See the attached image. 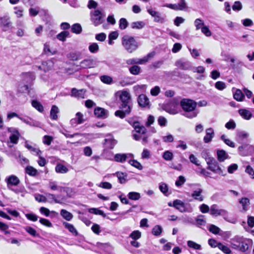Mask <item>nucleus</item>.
I'll return each instance as SVG.
<instances>
[{
  "mask_svg": "<svg viewBox=\"0 0 254 254\" xmlns=\"http://www.w3.org/2000/svg\"><path fill=\"white\" fill-rule=\"evenodd\" d=\"M129 70L131 74L133 75H138L140 72L141 68L139 66L134 65L131 66L129 68Z\"/></svg>",
  "mask_w": 254,
  "mask_h": 254,
  "instance_id": "de8ad7c7",
  "label": "nucleus"
},
{
  "mask_svg": "<svg viewBox=\"0 0 254 254\" xmlns=\"http://www.w3.org/2000/svg\"><path fill=\"white\" fill-rule=\"evenodd\" d=\"M208 229L210 232L214 234H218L220 230L219 228L213 224L210 225Z\"/></svg>",
  "mask_w": 254,
  "mask_h": 254,
  "instance_id": "e2e57ef3",
  "label": "nucleus"
},
{
  "mask_svg": "<svg viewBox=\"0 0 254 254\" xmlns=\"http://www.w3.org/2000/svg\"><path fill=\"white\" fill-rule=\"evenodd\" d=\"M141 236V232L138 230H135L133 231L130 235L129 237L133 239L134 240H136L139 239Z\"/></svg>",
  "mask_w": 254,
  "mask_h": 254,
  "instance_id": "13d9d810",
  "label": "nucleus"
},
{
  "mask_svg": "<svg viewBox=\"0 0 254 254\" xmlns=\"http://www.w3.org/2000/svg\"><path fill=\"white\" fill-rule=\"evenodd\" d=\"M25 230L30 235L33 237L38 236L39 235L37 233L36 231L30 226H27L25 228Z\"/></svg>",
  "mask_w": 254,
  "mask_h": 254,
  "instance_id": "052dcab7",
  "label": "nucleus"
},
{
  "mask_svg": "<svg viewBox=\"0 0 254 254\" xmlns=\"http://www.w3.org/2000/svg\"><path fill=\"white\" fill-rule=\"evenodd\" d=\"M31 104L32 106L39 112L42 113L44 111V107L40 102L37 100H32Z\"/></svg>",
  "mask_w": 254,
  "mask_h": 254,
  "instance_id": "c756f323",
  "label": "nucleus"
},
{
  "mask_svg": "<svg viewBox=\"0 0 254 254\" xmlns=\"http://www.w3.org/2000/svg\"><path fill=\"white\" fill-rule=\"evenodd\" d=\"M196 223L198 227L205 225L206 222L204 219V216L202 215H198L196 218Z\"/></svg>",
  "mask_w": 254,
  "mask_h": 254,
  "instance_id": "72a5a7b5",
  "label": "nucleus"
},
{
  "mask_svg": "<svg viewBox=\"0 0 254 254\" xmlns=\"http://www.w3.org/2000/svg\"><path fill=\"white\" fill-rule=\"evenodd\" d=\"M163 231V229L160 225L155 226L152 230V233L153 235L158 236L161 235Z\"/></svg>",
  "mask_w": 254,
  "mask_h": 254,
  "instance_id": "f704fd0d",
  "label": "nucleus"
},
{
  "mask_svg": "<svg viewBox=\"0 0 254 254\" xmlns=\"http://www.w3.org/2000/svg\"><path fill=\"white\" fill-rule=\"evenodd\" d=\"M46 197L49 200L50 202H52V201H54L55 203H62V202L56 198L55 195L53 194L50 193H46Z\"/></svg>",
  "mask_w": 254,
  "mask_h": 254,
  "instance_id": "5fc2aeb1",
  "label": "nucleus"
},
{
  "mask_svg": "<svg viewBox=\"0 0 254 254\" xmlns=\"http://www.w3.org/2000/svg\"><path fill=\"white\" fill-rule=\"evenodd\" d=\"M225 127L228 129H233L236 127V124L235 122L231 120L225 124Z\"/></svg>",
  "mask_w": 254,
  "mask_h": 254,
  "instance_id": "774afa93",
  "label": "nucleus"
},
{
  "mask_svg": "<svg viewBox=\"0 0 254 254\" xmlns=\"http://www.w3.org/2000/svg\"><path fill=\"white\" fill-rule=\"evenodd\" d=\"M203 190L200 188H197L196 190H193L191 196L196 200L199 201H202L204 199V197L201 194Z\"/></svg>",
  "mask_w": 254,
  "mask_h": 254,
  "instance_id": "dca6fc26",
  "label": "nucleus"
},
{
  "mask_svg": "<svg viewBox=\"0 0 254 254\" xmlns=\"http://www.w3.org/2000/svg\"><path fill=\"white\" fill-rule=\"evenodd\" d=\"M243 238L235 237L231 241V245L232 248L238 250Z\"/></svg>",
  "mask_w": 254,
  "mask_h": 254,
  "instance_id": "b1692460",
  "label": "nucleus"
},
{
  "mask_svg": "<svg viewBox=\"0 0 254 254\" xmlns=\"http://www.w3.org/2000/svg\"><path fill=\"white\" fill-rule=\"evenodd\" d=\"M180 98H174L168 103L167 106L170 108H175L179 103Z\"/></svg>",
  "mask_w": 254,
  "mask_h": 254,
  "instance_id": "8fccbe9b",
  "label": "nucleus"
},
{
  "mask_svg": "<svg viewBox=\"0 0 254 254\" xmlns=\"http://www.w3.org/2000/svg\"><path fill=\"white\" fill-rule=\"evenodd\" d=\"M197 103L192 100L189 99H183L180 101V106L185 113L183 115L190 119L195 118L197 116L198 112L195 109Z\"/></svg>",
  "mask_w": 254,
  "mask_h": 254,
  "instance_id": "f03ea898",
  "label": "nucleus"
},
{
  "mask_svg": "<svg viewBox=\"0 0 254 254\" xmlns=\"http://www.w3.org/2000/svg\"><path fill=\"white\" fill-rule=\"evenodd\" d=\"M194 24L196 30L201 29L203 26H205L204 22L200 18L196 19L194 21Z\"/></svg>",
  "mask_w": 254,
  "mask_h": 254,
  "instance_id": "37998d69",
  "label": "nucleus"
},
{
  "mask_svg": "<svg viewBox=\"0 0 254 254\" xmlns=\"http://www.w3.org/2000/svg\"><path fill=\"white\" fill-rule=\"evenodd\" d=\"M159 190H160L166 196L168 195V187L166 184L164 183H161L159 184Z\"/></svg>",
  "mask_w": 254,
  "mask_h": 254,
  "instance_id": "a19ab883",
  "label": "nucleus"
},
{
  "mask_svg": "<svg viewBox=\"0 0 254 254\" xmlns=\"http://www.w3.org/2000/svg\"><path fill=\"white\" fill-rule=\"evenodd\" d=\"M218 248L225 254H230L231 253V251L229 247L223 245L221 243L218 244Z\"/></svg>",
  "mask_w": 254,
  "mask_h": 254,
  "instance_id": "4d7b16f0",
  "label": "nucleus"
},
{
  "mask_svg": "<svg viewBox=\"0 0 254 254\" xmlns=\"http://www.w3.org/2000/svg\"><path fill=\"white\" fill-rule=\"evenodd\" d=\"M119 99L121 101L120 110L116 111L115 115L123 119L129 115L131 110V98L129 92L127 91H122L120 94Z\"/></svg>",
  "mask_w": 254,
  "mask_h": 254,
  "instance_id": "f257e3e1",
  "label": "nucleus"
},
{
  "mask_svg": "<svg viewBox=\"0 0 254 254\" xmlns=\"http://www.w3.org/2000/svg\"><path fill=\"white\" fill-rule=\"evenodd\" d=\"M117 143V141L114 139L112 135L110 134L106 135L104 139V144L106 147L109 149H113Z\"/></svg>",
  "mask_w": 254,
  "mask_h": 254,
  "instance_id": "6e6552de",
  "label": "nucleus"
},
{
  "mask_svg": "<svg viewBox=\"0 0 254 254\" xmlns=\"http://www.w3.org/2000/svg\"><path fill=\"white\" fill-rule=\"evenodd\" d=\"M44 68H47V71L51 69L54 64L53 59L42 62Z\"/></svg>",
  "mask_w": 254,
  "mask_h": 254,
  "instance_id": "c03bdc74",
  "label": "nucleus"
},
{
  "mask_svg": "<svg viewBox=\"0 0 254 254\" xmlns=\"http://www.w3.org/2000/svg\"><path fill=\"white\" fill-rule=\"evenodd\" d=\"M94 115L98 118L104 119L108 117L109 112L104 108L97 107L94 109Z\"/></svg>",
  "mask_w": 254,
  "mask_h": 254,
  "instance_id": "f8f14e48",
  "label": "nucleus"
},
{
  "mask_svg": "<svg viewBox=\"0 0 254 254\" xmlns=\"http://www.w3.org/2000/svg\"><path fill=\"white\" fill-rule=\"evenodd\" d=\"M122 44L124 49L129 53L134 52L139 47V45L134 38L127 35L122 37Z\"/></svg>",
  "mask_w": 254,
  "mask_h": 254,
  "instance_id": "7ed1b4c3",
  "label": "nucleus"
},
{
  "mask_svg": "<svg viewBox=\"0 0 254 254\" xmlns=\"http://www.w3.org/2000/svg\"><path fill=\"white\" fill-rule=\"evenodd\" d=\"M173 154L170 151H166L163 154V158L167 161H171L173 158Z\"/></svg>",
  "mask_w": 254,
  "mask_h": 254,
  "instance_id": "6e6d98bb",
  "label": "nucleus"
},
{
  "mask_svg": "<svg viewBox=\"0 0 254 254\" xmlns=\"http://www.w3.org/2000/svg\"><path fill=\"white\" fill-rule=\"evenodd\" d=\"M217 156L218 160L220 162H223L225 160L229 158L227 153L222 149L217 150Z\"/></svg>",
  "mask_w": 254,
  "mask_h": 254,
  "instance_id": "5701e85b",
  "label": "nucleus"
},
{
  "mask_svg": "<svg viewBox=\"0 0 254 254\" xmlns=\"http://www.w3.org/2000/svg\"><path fill=\"white\" fill-rule=\"evenodd\" d=\"M69 35V32L67 31H64L57 35L58 39L61 41H64L66 38Z\"/></svg>",
  "mask_w": 254,
  "mask_h": 254,
  "instance_id": "58836bf2",
  "label": "nucleus"
},
{
  "mask_svg": "<svg viewBox=\"0 0 254 254\" xmlns=\"http://www.w3.org/2000/svg\"><path fill=\"white\" fill-rule=\"evenodd\" d=\"M19 133L17 130H15L9 136L10 142L13 144H17L19 139Z\"/></svg>",
  "mask_w": 254,
  "mask_h": 254,
  "instance_id": "7c9ffc66",
  "label": "nucleus"
},
{
  "mask_svg": "<svg viewBox=\"0 0 254 254\" xmlns=\"http://www.w3.org/2000/svg\"><path fill=\"white\" fill-rule=\"evenodd\" d=\"M59 112L58 107L56 105H53L50 111V117L52 120H56L58 119L57 114Z\"/></svg>",
  "mask_w": 254,
  "mask_h": 254,
  "instance_id": "bb28decb",
  "label": "nucleus"
},
{
  "mask_svg": "<svg viewBox=\"0 0 254 254\" xmlns=\"http://www.w3.org/2000/svg\"><path fill=\"white\" fill-rule=\"evenodd\" d=\"M25 146L29 150L33 153H35L37 155H41V151L38 148L33 147L32 146L27 143H25Z\"/></svg>",
  "mask_w": 254,
  "mask_h": 254,
  "instance_id": "c9c22d12",
  "label": "nucleus"
},
{
  "mask_svg": "<svg viewBox=\"0 0 254 254\" xmlns=\"http://www.w3.org/2000/svg\"><path fill=\"white\" fill-rule=\"evenodd\" d=\"M137 102L140 107L149 108V101L145 95H140L138 97Z\"/></svg>",
  "mask_w": 254,
  "mask_h": 254,
  "instance_id": "ddd939ff",
  "label": "nucleus"
},
{
  "mask_svg": "<svg viewBox=\"0 0 254 254\" xmlns=\"http://www.w3.org/2000/svg\"><path fill=\"white\" fill-rule=\"evenodd\" d=\"M128 23L125 18H122L119 21V28L121 30L125 29L128 26Z\"/></svg>",
  "mask_w": 254,
  "mask_h": 254,
  "instance_id": "3c124183",
  "label": "nucleus"
},
{
  "mask_svg": "<svg viewBox=\"0 0 254 254\" xmlns=\"http://www.w3.org/2000/svg\"><path fill=\"white\" fill-rule=\"evenodd\" d=\"M127 196L129 199L133 200H137L140 199V194L139 193L134 191L130 192L128 193Z\"/></svg>",
  "mask_w": 254,
  "mask_h": 254,
  "instance_id": "e433bc0d",
  "label": "nucleus"
},
{
  "mask_svg": "<svg viewBox=\"0 0 254 254\" xmlns=\"http://www.w3.org/2000/svg\"><path fill=\"white\" fill-rule=\"evenodd\" d=\"M173 207L181 212H184L187 211L185 204L179 199H176L173 201Z\"/></svg>",
  "mask_w": 254,
  "mask_h": 254,
  "instance_id": "2eb2a0df",
  "label": "nucleus"
},
{
  "mask_svg": "<svg viewBox=\"0 0 254 254\" xmlns=\"http://www.w3.org/2000/svg\"><path fill=\"white\" fill-rule=\"evenodd\" d=\"M145 25V23L143 21H136L131 23V27L132 29H141Z\"/></svg>",
  "mask_w": 254,
  "mask_h": 254,
  "instance_id": "473e14b6",
  "label": "nucleus"
},
{
  "mask_svg": "<svg viewBox=\"0 0 254 254\" xmlns=\"http://www.w3.org/2000/svg\"><path fill=\"white\" fill-rule=\"evenodd\" d=\"M71 32L75 34H79L82 31V27L78 23L74 24L71 28Z\"/></svg>",
  "mask_w": 254,
  "mask_h": 254,
  "instance_id": "79ce46f5",
  "label": "nucleus"
},
{
  "mask_svg": "<svg viewBox=\"0 0 254 254\" xmlns=\"http://www.w3.org/2000/svg\"><path fill=\"white\" fill-rule=\"evenodd\" d=\"M95 62L92 59H85L80 63V66L83 68H92L95 66Z\"/></svg>",
  "mask_w": 254,
  "mask_h": 254,
  "instance_id": "6ab92c4d",
  "label": "nucleus"
},
{
  "mask_svg": "<svg viewBox=\"0 0 254 254\" xmlns=\"http://www.w3.org/2000/svg\"><path fill=\"white\" fill-rule=\"evenodd\" d=\"M116 175L117 177L118 178V180L120 183L123 184L126 182V179L125 177H126V175L124 174V173L120 172H117L114 175Z\"/></svg>",
  "mask_w": 254,
  "mask_h": 254,
  "instance_id": "864d4df0",
  "label": "nucleus"
},
{
  "mask_svg": "<svg viewBox=\"0 0 254 254\" xmlns=\"http://www.w3.org/2000/svg\"><path fill=\"white\" fill-rule=\"evenodd\" d=\"M89 212L91 213H93L97 215H100L102 216L103 217L106 216V214L102 210H99L97 208H92L89 209Z\"/></svg>",
  "mask_w": 254,
  "mask_h": 254,
  "instance_id": "603ef678",
  "label": "nucleus"
},
{
  "mask_svg": "<svg viewBox=\"0 0 254 254\" xmlns=\"http://www.w3.org/2000/svg\"><path fill=\"white\" fill-rule=\"evenodd\" d=\"M234 98L238 101H242L244 98V95L240 89H237L233 95Z\"/></svg>",
  "mask_w": 254,
  "mask_h": 254,
  "instance_id": "2f4dec72",
  "label": "nucleus"
},
{
  "mask_svg": "<svg viewBox=\"0 0 254 254\" xmlns=\"http://www.w3.org/2000/svg\"><path fill=\"white\" fill-rule=\"evenodd\" d=\"M128 163L133 167L138 169L139 170L142 169L143 167L141 164L135 160H130L128 161Z\"/></svg>",
  "mask_w": 254,
  "mask_h": 254,
  "instance_id": "bf43d9fd",
  "label": "nucleus"
},
{
  "mask_svg": "<svg viewBox=\"0 0 254 254\" xmlns=\"http://www.w3.org/2000/svg\"><path fill=\"white\" fill-rule=\"evenodd\" d=\"M164 6L175 10H184L188 7L185 0H180L178 4H166Z\"/></svg>",
  "mask_w": 254,
  "mask_h": 254,
  "instance_id": "423d86ee",
  "label": "nucleus"
},
{
  "mask_svg": "<svg viewBox=\"0 0 254 254\" xmlns=\"http://www.w3.org/2000/svg\"><path fill=\"white\" fill-rule=\"evenodd\" d=\"M242 8V4L240 1H236L232 6V9L234 11H240Z\"/></svg>",
  "mask_w": 254,
  "mask_h": 254,
  "instance_id": "338daca9",
  "label": "nucleus"
},
{
  "mask_svg": "<svg viewBox=\"0 0 254 254\" xmlns=\"http://www.w3.org/2000/svg\"><path fill=\"white\" fill-rule=\"evenodd\" d=\"M185 178L183 176H180L176 181L175 185L177 187H181L186 182Z\"/></svg>",
  "mask_w": 254,
  "mask_h": 254,
  "instance_id": "0e129e2a",
  "label": "nucleus"
},
{
  "mask_svg": "<svg viewBox=\"0 0 254 254\" xmlns=\"http://www.w3.org/2000/svg\"><path fill=\"white\" fill-rule=\"evenodd\" d=\"M252 245V242L251 240L243 238L238 250L241 252H246L248 250L249 246Z\"/></svg>",
  "mask_w": 254,
  "mask_h": 254,
  "instance_id": "f3484780",
  "label": "nucleus"
},
{
  "mask_svg": "<svg viewBox=\"0 0 254 254\" xmlns=\"http://www.w3.org/2000/svg\"><path fill=\"white\" fill-rule=\"evenodd\" d=\"M104 14L99 9L90 12V19L92 23L95 26H98L103 22Z\"/></svg>",
  "mask_w": 254,
  "mask_h": 254,
  "instance_id": "20e7f679",
  "label": "nucleus"
},
{
  "mask_svg": "<svg viewBox=\"0 0 254 254\" xmlns=\"http://www.w3.org/2000/svg\"><path fill=\"white\" fill-rule=\"evenodd\" d=\"M128 157H133V154H116L114 156V160L116 162L123 163L125 162L127 160V158Z\"/></svg>",
  "mask_w": 254,
  "mask_h": 254,
  "instance_id": "aec40b11",
  "label": "nucleus"
},
{
  "mask_svg": "<svg viewBox=\"0 0 254 254\" xmlns=\"http://www.w3.org/2000/svg\"><path fill=\"white\" fill-rule=\"evenodd\" d=\"M239 203L243 206V209L245 211L248 210V206L250 204V200L247 197H243L239 200Z\"/></svg>",
  "mask_w": 254,
  "mask_h": 254,
  "instance_id": "cd10ccee",
  "label": "nucleus"
},
{
  "mask_svg": "<svg viewBox=\"0 0 254 254\" xmlns=\"http://www.w3.org/2000/svg\"><path fill=\"white\" fill-rule=\"evenodd\" d=\"M63 225L64 227L67 229L70 233H71L74 236H77L78 233L74 226L72 224L68 223L66 222H63Z\"/></svg>",
  "mask_w": 254,
  "mask_h": 254,
  "instance_id": "393cba45",
  "label": "nucleus"
},
{
  "mask_svg": "<svg viewBox=\"0 0 254 254\" xmlns=\"http://www.w3.org/2000/svg\"><path fill=\"white\" fill-rule=\"evenodd\" d=\"M55 170L56 172L62 174L66 173L68 171V169L61 164H58L57 165L55 168Z\"/></svg>",
  "mask_w": 254,
  "mask_h": 254,
  "instance_id": "c85d7f7f",
  "label": "nucleus"
},
{
  "mask_svg": "<svg viewBox=\"0 0 254 254\" xmlns=\"http://www.w3.org/2000/svg\"><path fill=\"white\" fill-rule=\"evenodd\" d=\"M100 80L102 82L107 84H111L113 83L112 78L106 75H102L100 77Z\"/></svg>",
  "mask_w": 254,
  "mask_h": 254,
  "instance_id": "ea45409f",
  "label": "nucleus"
},
{
  "mask_svg": "<svg viewBox=\"0 0 254 254\" xmlns=\"http://www.w3.org/2000/svg\"><path fill=\"white\" fill-rule=\"evenodd\" d=\"M20 120L30 126L37 127H41V123L39 122L34 120L30 117L20 118Z\"/></svg>",
  "mask_w": 254,
  "mask_h": 254,
  "instance_id": "4468645a",
  "label": "nucleus"
},
{
  "mask_svg": "<svg viewBox=\"0 0 254 254\" xmlns=\"http://www.w3.org/2000/svg\"><path fill=\"white\" fill-rule=\"evenodd\" d=\"M188 246L194 249V250H200L201 246L196 243L191 241H188L187 242Z\"/></svg>",
  "mask_w": 254,
  "mask_h": 254,
  "instance_id": "680f3d73",
  "label": "nucleus"
},
{
  "mask_svg": "<svg viewBox=\"0 0 254 254\" xmlns=\"http://www.w3.org/2000/svg\"><path fill=\"white\" fill-rule=\"evenodd\" d=\"M226 135L225 134H223L221 136V139L223 140L226 144L228 146L234 148L235 147V144L234 142L230 140L229 139H227L226 137Z\"/></svg>",
  "mask_w": 254,
  "mask_h": 254,
  "instance_id": "4c0bfd02",
  "label": "nucleus"
},
{
  "mask_svg": "<svg viewBox=\"0 0 254 254\" xmlns=\"http://www.w3.org/2000/svg\"><path fill=\"white\" fill-rule=\"evenodd\" d=\"M175 65L182 70H189L191 67V63L185 59L177 61Z\"/></svg>",
  "mask_w": 254,
  "mask_h": 254,
  "instance_id": "0eeeda50",
  "label": "nucleus"
},
{
  "mask_svg": "<svg viewBox=\"0 0 254 254\" xmlns=\"http://www.w3.org/2000/svg\"><path fill=\"white\" fill-rule=\"evenodd\" d=\"M60 214L63 218L68 221H70L73 217L71 213L64 209L61 210Z\"/></svg>",
  "mask_w": 254,
  "mask_h": 254,
  "instance_id": "a878e982",
  "label": "nucleus"
},
{
  "mask_svg": "<svg viewBox=\"0 0 254 254\" xmlns=\"http://www.w3.org/2000/svg\"><path fill=\"white\" fill-rule=\"evenodd\" d=\"M132 127L137 133L144 134L146 132V128L144 126H141L138 122H134L133 123Z\"/></svg>",
  "mask_w": 254,
  "mask_h": 254,
  "instance_id": "412c9836",
  "label": "nucleus"
},
{
  "mask_svg": "<svg viewBox=\"0 0 254 254\" xmlns=\"http://www.w3.org/2000/svg\"><path fill=\"white\" fill-rule=\"evenodd\" d=\"M210 214L215 217L222 216L224 219L227 220L226 217L228 216V211L224 209H219L217 204H213L210 208Z\"/></svg>",
  "mask_w": 254,
  "mask_h": 254,
  "instance_id": "39448f33",
  "label": "nucleus"
},
{
  "mask_svg": "<svg viewBox=\"0 0 254 254\" xmlns=\"http://www.w3.org/2000/svg\"><path fill=\"white\" fill-rule=\"evenodd\" d=\"M25 172L27 174L31 176H36L37 173V170L30 166H28L26 168Z\"/></svg>",
  "mask_w": 254,
  "mask_h": 254,
  "instance_id": "09e8293b",
  "label": "nucleus"
},
{
  "mask_svg": "<svg viewBox=\"0 0 254 254\" xmlns=\"http://www.w3.org/2000/svg\"><path fill=\"white\" fill-rule=\"evenodd\" d=\"M0 26L2 28L3 31H7L11 26L9 17L6 16L0 17Z\"/></svg>",
  "mask_w": 254,
  "mask_h": 254,
  "instance_id": "9d476101",
  "label": "nucleus"
},
{
  "mask_svg": "<svg viewBox=\"0 0 254 254\" xmlns=\"http://www.w3.org/2000/svg\"><path fill=\"white\" fill-rule=\"evenodd\" d=\"M86 90L84 89L78 90L75 88H73L71 90V96L76 98L78 99H84Z\"/></svg>",
  "mask_w": 254,
  "mask_h": 254,
  "instance_id": "9b49d317",
  "label": "nucleus"
},
{
  "mask_svg": "<svg viewBox=\"0 0 254 254\" xmlns=\"http://www.w3.org/2000/svg\"><path fill=\"white\" fill-rule=\"evenodd\" d=\"M39 222L42 225L48 227H52L53 226L52 223L49 220L45 218H41L39 219Z\"/></svg>",
  "mask_w": 254,
  "mask_h": 254,
  "instance_id": "69168bd1",
  "label": "nucleus"
},
{
  "mask_svg": "<svg viewBox=\"0 0 254 254\" xmlns=\"http://www.w3.org/2000/svg\"><path fill=\"white\" fill-rule=\"evenodd\" d=\"M154 56V54L152 53H149L147 56L144 57L142 59H138V64H144L147 62L150 59Z\"/></svg>",
  "mask_w": 254,
  "mask_h": 254,
  "instance_id": "a18cd8bd",
  "label": "nucleus"
},
{
  "mask_svg": "<svg viewBox=\"0 0 254 254\" xmlns=\"http://www.w3.org/2000/svg\"><path fill=\"white\" fill-rule=\"evenodd\" d=\"M5 181L7 184L8 189L12 186H17L20 183L19 179L16 176L13 175L6 178Z\"/></svg>",
  "mask_w": 254,
  "mask_h": 254,
  "instance_id": "1a4fd4ad",
  "label": "nucleus"
},
{
  "mask_svg": "<svg viewBox=\"0 0 254 254\" xmlns=\"http://www.w3.org/2000/svg\"><path fill=\"white\" fill-rule=\"evenodd\" d=\"M238 113L243 119L246 120H250L252 117V114L249 110L246 109H239Z\"/></svg>",
  "mask_w": 254,
  "mask_h": 254,
  "instance_id": "4be33fe9",
  "label": "nucleus"
},
{
  "mask_svg": "<svg viewBox=\"0 0 254 254\" xmlns=\"http://www.w3.org/2000/svg\"><path fill=\"white\" fill-rule=\"evenodd\" d=\"M88 48L91 53H97L99 50V46L96 43H92L90 44Z\"/></svg>",
  "mask_w": 254,
  "mask_h": 254,
  "instance_id": "49530a36",
  "label": "nucleus"
},
{
  "mask_svg": "<svg viewBox=\"0 0 254 254\" xmlns=\"http://www.w3.org/2000/svg\"><path fill=\"white\" fill-rule=\"evenodd\" d=\"M207 169L210 170L214 173H218L219 175L224 176L225 174L223 173V170L219 166V164L216 161L215 163H214V165H211L210 166H208L207 168Z\"/></svg>",
  "mask_w": 254,
  "mask_h": 254,
  "instance_id": "a211bd4d",
  "label": "nucleus"
}]
</instances>
